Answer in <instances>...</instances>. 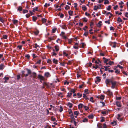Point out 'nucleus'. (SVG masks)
<instances>
[{
    "instance_id": "f257e3e1",
    "label": "nucleus",
    "mask_w": 128,
    "mask_h": 128,
    "mask_svg": "<svg viewBox=\"0 0 128 128\" xmlns=\"http://www.w3.org/2000/svg\"><path fill=\"white\" fill-rule=\"evenodd\" d=\"M112 81L111 79H106L105 81V82L106 84V86H108L107 85V84H109L110 82L112 83Z\"/></svg>"
},
{
    "instance_id": "f03ea898",
    "label": "nucleus",
    "mask_w": 128,
    "mask_h": 128,
    "mask_svg": "<svg viewBox=\"0 0 128 128\" xmlns=\"http://www.w3.org/2000/svg\"><path fill=\"white\" fill-rule=\"evenodd\" d=\"M116 81L112 82L111 83L112 84V86L111 88L113 89L115 88V86L116 85Z\"/></svg>"
},
{
    "instance_id": "7ed1b4c3",
    "label": "nucleus",
    "mask_w": 128,
    "mask_h": 128,
    "mask_svg": "<svg viewBox=\"0 0 128 128\" xmlns=\"http://www.w3.org/2000/svg\"><path fill=\"white\" fill-rule=\"evenodd\" d=\"M100 78L99 77L97 76L96 78V79L95 80V82L97 84L98 82H100Z\"/></svg>"
},
{
    "instance_id": "20e7f679",
    "label": "nucleus",
    "mask_w": 128,
    "mask_h": 128,
    "mask_svg": "<svg viewBox=\"0 0 128 128\" xmlns=\"http://www.w3.org/2000/svg\"><path fill=\"white\" fill-rule=\"evenodd\" d=\"M38 78L41 80H43L44 79V78L42 76L40 75H38Z\"/></svg>"
},
{
    "instance_id": "39448f33",
    "label": "nucleus",
    "mask_w": 128,
    "mask_h": 128,
    "mask_svg": "<svg viewBox=\"0 0 128 128\" xmlns=\"http://www.w3.org/2000/svg\"><path fill=\"white\" fill-rule=\"evenodd\" d=\"M67 106H69L70 108H71L72 106V104L70 102H68L67 104Z\"/></svg>"
},
{
    "instance_id": "423d86ee",
    "label": "nucleus",
    "mask_w": 128,
    "mask_h": 128,
    "mask_svg": "<svg viewBox=\"0 0 128 128\" xmlns=\"http://www.w3.org/2000/svg\"><path fill=\"white\" fill-rule=\"evenodd\" d=\"M102 25V22L101 21H100L96 25L98 27H100Z\"/></svg>"
},
{
    "instance_id": "0eeeda50",
    "label": "nucleus",
    "mask_w": 128,
    "mask_h": 128,
    "mask_svg": "<svg viewBox=\"0 0 128 128\" xmlns=\"http://www.w3.org/2000/svg\"><path fill=\"white\" fill-rule=\"evenodd\" d=\"M116 104L117 106L118 107H120L121 106L120 102H116Z\"/></svg>"
},
{
    "instance_id": "6e6552de",
    "label": "nucleus",
    "mask_w": 128,
    "mask_h": 128,
    "mask_svg": "<svg viewBox=\"0 0 128 128\" xmlns=\"http://www.w3.org/2000/svg\"><path fill=\"white\" fill-rule=\"evenodd\" d=\"M44 75L47 77H48L50 76V74L49 72H46L45 73Z\"/></svg>"
},
{
    "instance_id": "1a4fd4ad",
    "label": "nucleus",
    "mask_w": 128,
    "mask_h": 128,
    "mask_svg": "<svg viewBox=\"0 0 128 128\" xmlns=\"http://www.w3.org/2000/svg\"><path fill=\"white\" fill-rule=\"evenodd\" d=\"M3 79H4L5 80L4 82V83H5L7 82V80H8L9 79V78L8 77H6L5 76L3 78Z\"/></svg>"
},
{
    "instance_id": "9d476101",
    "label": "nucleus",
    "mask_w": 128,
    "mask_h": 128,
    "mask_svg": "<svg viewBox=\"0 0 128 128\" xmlns=\"http://www.w3.org/2000/svg\"><path fill=\"white\" fill-rule=\"evenodd\" d=\"M12 21L13 22L14 24H16L18 22V20H16L13 19L12 20Z\"/></svg>"
},
{
    "instance_id": "9b49d317",
    "label": "nucleus",
    "mask_w": 128,
    "mask_h": 128,
    "mask_svg": "<svg viewBox=\"0 0 128 128\" xmlns=\"http://www.w3.org/2000/svg\"><path fill=\"white\" fill-rule=\"evenodd\" d=\"M55 49L56 51H58L59 50V47L58 46H54Z\"/></svg>"
},
{
    "instance_id": "f8f14e48",
    "label": "nucleus",
    "mask_w": 128,
    "mask_h": 128,
    "mask_svg": "<svg viewBox=\"0 0 128 128\" xmlns=\"http://www.w3.org/2000/svg\"><path fill=\"white\" fill-rule=\"evenodd\" d=\"M53 62L55 64H57L58 63V60H57L54 58L53 60Z\"/></svg>"
},
{
    "instance_id": "ddd939ff",
    "label": "nucleus",
    "mask_w": 128,
    "mask_h": 128,
    "mask_svg": "<svg viewBox=\"0 0 128 128\" xmlns=\"http://www.w3.org/2000/svg\"><path fill=\"white\" fill-rule=\"evenodd\" d=\"M104 14H106V15H108V14H110L111 15V16H112V14H111L110 12H108L106 11H104Z\"/></svg>"
},
{
    "instance_id": "4468645a",
    "label": "nucleus",
    "mask_w": 128,
    "mask_h": 128,
    "mask_svg": "<svg viewBox=\"0 0 128 128\" xmlns=\"http://www.w3.org/2000/svg\"><path fill=\"white\" fill-rule=\"evenodd\" d=\"M4 66L3 64H0V70H2L4 68Z\"/></svg>"
},
{
    "instance_id": "2eb2a0df",
    "label": "nucleus",
    "mask_w": 128,
    "mask_h": 128,
    "mask_svg": "<svg viewBox=\"0 0 128 128\" xmlns=\"http://www.w3.org/2000/svg\"><path fill=\"white\" fill-rule=\"evenodd\" d=\"M83 105L82 104H79L78 106V108L79 109L82 108L83 106Z\"/></svg>"
},
{
    "instance_id": "dca6fc26",
    "label": "nucleus",
    "mask_w": 128,
    "mask_h": 128,
    "mask_svg": "<svg viewBox=\"0 0 128 128\" xmlns=\"http://www.w3.org/2000/svg\"><path fill=\"white\" fill-rule=\"evenodd\" d=\"M72 94V93L70 92V93L68 92L67 95V96L69 98L70 97V96Z\"/></svg>"
},
{
    "instance_id": "f3484780",
    "label": "nucleus",
    "mask_w": 128,
    "mask_h": 128,
    "mask_svg": "<svg viewBox=\"0 0 128 128\" xmlns=\"http://www.w3.org/2000/svg\"><path fill=\"white\" fill-rule=\"evenodd\" d=\"M70 117L71 118L73 119V120H75V119L74 118V116H73V113H72L71 114H70Z\"/></svg>"
},
{
    "instance_id": "a211bd4d",
    "label": "nucleus",
    "mask_w": 128,
    "mask_h": 128,
    "mask_svg": "<svg viewBox=\"0 0 128 128\" xmlns=\"http://www.w3.org/2000/svg\"><path fill=\"white\" fill-rule=\"evenodd\" d=\"M111 124L113 126L117 124V122L115 121H114L113 122H111Z\"/></svg>"
},
{
    "instance_id": "6ab92c4d",
    "label": "nucleus",
    "mask_w": 128,
    "mask_h": 128,
    "mask_svg": "<svg viewBox=\"0 0 128 128\" xmlns=\"http://www.w3.org/2000/svg\"><path fill=\"white\" fill-rule=\"evenodd\" d=\"M37 19V18L36 16H33L32 17V20L33 21L35 22Z\"/></svg>"
},
{
    "instance_id": "aec40b11",
    "label": "nucleus",
    "mask_w": 128,
    "mask_h": 128,
    "mask_svg": "<svg viewBox=\"0 0 128 128\" xmlns=\"http://www.w3.org/2000/svg\"><path fill=\"white\" fill-rule=\"evenodd\" d=\"M104 98V96L102 95H101L100 97V99L102 100H103Z\"/></svg>"
},
{
    "instance_id": "412c9836",
    "label": "nucleus",
    "mask_w": 128,
    "mask_h": 128,
    "mask_svg": "<svg viewBox=\"0 0 128 128\" xmlns=\"http://www.w3.org/2000/svg\"><path fill=\"white\" fill-rule=\"evenodd\" d=\"M73 12L71 10H70L68 11V13L70 16H72V15L73 13Z\"/></svg>"
},
{
    "instance_id": "4be33fe9",
    "label": "nucleus",
    "mask_w": 128,
    "mask_h": 128,
    "mask_svg": "<svg viewBox=\"0 0 128 128\" xmlns=\"http://www.w3.org/2000/svg\"><path fill=\"white\" fill-rule=\"evenodd\" d=\"M88 117L89 118L92 119L93 118L94 116L92 114H90L88 116Z\"/></svg>"
},
{
    "instance_id": "5701e85b",
    "label": "nucleus",
    "mask_w": 128,
    "mask_h": 128,
    "mask_svg": "<svg viewBox=\"0 0 128 128\" xmlns=\"http://www.w3.org/2000/svg\"><path fill=\"white\" fill-rule=\"evenodd\" d=\"M27 70V71L28 73L29 74H30L31 73V70H29L28 68H26V69Z\"/></svg>"
},
{
    "instance_id": "b1692460",
    "label": "nucleus",
    "mask_w": 128,
    "mask_h": 128,
    "mask_svg": "<svg viewBox=\"0 0 128 128\" xmlns=\"http://www.w3.org/2000/svg\"><path fill=\"white\" fill-rule=\"evenodd\" d=\"M98 128H102V125L100 124H98L97 125Z\"/></svg>"
},
{
    "instance_id": "393cba45",
    "label": "nucleus",
    "mask_w": 128,
    "mask_h": 128,
    "mask_svg": "<svg viewBox=\"0 0 128 128\" xmlns=\"http://www.w3.org/2000/svg\"><path fill=\"white\" fill-rule=\"evenodd\" d=\"M114 64V62H113L111 61L110 60L108 63V64L110 65H111L112 64Z\"/></svg>"
},
{
    "instance_id": "a878e982",
    "label": "nucleus",
    "mask_w": 128,
    "mask_h": 128,
    "mask_svg": "<svg viewBox=\"0 0 128 128\" xmlns=\"http://www.w3.org/2000/svg\"><path fill=\"white\" fill-rule=\"evenodd\" d=\"M117 21L119 22H121L122 21V20L120 18H118Z\"/></svg>"
},
{
    "instance_id": "bb28decb",
    "label": "nucleus",
    "mask_w": 128,
    "mask_h": 128,
    "mask_svg": "<svg viewBox=\"0 0 128 128\" xmlns=\"http://www.w3.org/2000/svg\"><path fill=\"white\" fill-rule=\"evenodd\" d=\"M110 60V59H106L104 60V63H106L108 62Z\"/></svg>"
},
{
    "instance_id": "cd10ccee",
    "label": "nucleus",
    "mask_w": 128,
    "mask_h": 128,
    "mask_svg": "<svg viewBox=\"0 0 128 128\" xmlns=\"http://www.w3.org/2000/svg\"><path fill=\"white\" fill-rule=\"evenodd\" d=\"M82 9L84 11H85L86 10V8L85 6H82Z\"/></svg>"
},
{
    "instance_id": "c85d7f7f",
    "label": "nucleus",
    "mask_w": 128,
    "mask_h": 128,
    "mask_svg": "<svg viewBox=\"0 0 128 128\" xmlns=\"http://www.w3.org/2000/svg\"><path fill=\"white\" fill-rule=\"evenodd\" d=\"M70 8V7L68 5H66V7H65V8L66 10H67Z\"/></svg>"
},
{
    "instance_id": "c756f323",
    "label": "nucleus",
    "mask_w": 128,
    "mask_h": 128,
    "mask_svg": "<svg viewBox=\"0 0 128 128\" xmlns=\"http://www.w3.org/2000/svg\"><path fill=\"white\" fill-rule=\"evenodd\" d=\"M98 8H98V7H97V6H95L94 7V10H97L98 9Z\"/></svg>"
},
{
    "instance_id": "7c9ffc66",
    "label": "nucleus",
    "mask_w": 128,
    "mask_h": 128,
    "mask_svg": "<svg viewBox=\"0 0 128 128\" xmlns=\"http://www.w3.org/2000/svg\"><path fill=\"white\" fill-rule=\"evenodd\" d=\"M107 92L110 95H112V92H110V90H108L107 91Z\"/></svg>"
},
{
    "instance_id": "2f4dec72",
    "label": "nucleus",
    "mask_w": 128,
    "mask_h": 128,
    "mask_svg": "<svg viewBox=\"0 0 128 128\" xmlns=\"http://www.w3.org/2000/svg\"><path fill=\"white\" fill-rule=\"evenodd\" d=\"M50 5V4L46 3L45 5H44V6L46 7H47L49 6Z\"/></svg>"
},
{
    "instance_id": "473e14b6",
    "label": "nucleus",
    "mask_w": 128,
    "mask_h": 128,
    "mask_svg": "<svg viewBox=\"0 0 128 128\" xmlns=\"http://www.w3.org/2000/svg\"><path fill=\"white\" fill-rule=\"evenodd\" d=\"M56 28H54L52 29V32L53 33H54L55 32L56 30Z\"/></svg>"
},
{
    "instance_id": "72a5a7b5",
    "label": "nucleus",
    "mask_w": 128,
    "mask_h": 128,
    "mask_svg": "<svg viewBox=\"0 0 128 128\" xmlns=\"http://www.w3.org/2000/svg\"><path fill=\"white\" fill-rule=\"evenodd\" d=\"M39 32V31L38 30H37L34 32V34L36 35H38Z\"/></svg>"
},
{
    "instance_id": "f704fd0d",
    "label": "nucleus",
    "mask_w": 128,
    "mask_h": 128,
    "mask_svg": "<svg viewBox=\"0 0 128 128\" xmlns=\"http://www.w3.org/2000/svg\"><path fill=\"white\" fill-rule=\"evenodd\" d=\"M78 112L77 111H75L74 112V115L78 116Z\"/></svg>"
},
{
    "instance_id": "c9c22d12",
    "label": "nucleus",
    "mask_w": 128,
    "mask_h": 128,
    "mask_svg": "<svg viewBox=\"0 0 128 128\" xmlns=\"http://www.w3.org/2000/svg\"><path fill=\"white\" fill-rule=\"evenodd\" d=\"M93 98L92 97H91L90 98V100L92 102H94V101L93 100Z\"/></svg>"
},
{
    "instance_id": "e433bc0d",
    "label": "nucleus",
    "mask_w": 128,
    "mask_h": 128,
    "mask_svg": "<svg viewBox=\"0 0 128 128\" xmlns=\"http://www.w3.org/2000/svg\"><path fill=\"white\" fill-rule=\"evenodd\" d=\"M105 1L104 2V4H108L109 2L108 0H104Z\"/></svg>"
},
{
    "instance_id": "4c0bfd02",
    "label": "nucleus",
    "mask_w": 128,
    "mask_h": 128,
    "mask_svg": "<svg viewBox=\"0 0 128 128\" xmlns=\"http://www.w3.org/2000/svg\"><path fill=\"white\" fill-rule=\"evenodd\" d=\"M88 33V32H85L84 34V35L86 36Z\"/></svg>"
},
{
    "instance_id": "58836bf2",
    "label": "nucleus",
    "mask_w": 128,
    "mask_h": 128,
    "mask_svg": "<svg viewBox=\"0 0 128 128\" xmlns=\"http://www.w3.org/2000/svg\"><path fill=\"white\" fill-rule=\"evenodd\" d=\"M88 120L87 118H85L83 120V122H87L88 121Z\"/></svg>"
},
{
    "instance_id": "ea45409f",
    "label": "nucleus",
    "mask_w": 128,
    "mask_h": 128,
    "mask_svg": "<svg viewBox=\"0 0 128 128\" xmlns=\"http://www.w3.org/2000/svg\"><path fill=\"white\" fill-rule=\"evenodd\" d=\"M104 68H105V70L106 71H107L109 69V68H107L106 66H104Z\"/></svg>"
},
{
    "instance_id": "a19ab883",
    "label": "nucleus",
    "mask_w": 128,
    "mask_h": 128,
    "mask_svg": "<svg viewBox=\"0 0 128 128\" xmlns=\"http://www.w3.org/2000/svg\"><path fill=\"white\" fill-rule=\"evenodd\" d=\"M77 95L79 96L78 98H80L82 96V94L79 93H77Z\"/></svg>"
},
{
    "instance_id": "79ce46f5",
    "label": "nucleus",
    "mask_w": 128,
    "mask_h": 128,
    "mask_svg": "<svg viewBox=\"0 0 128 128\" xmlns=\"http://www.w3.org/2000/svg\"><path fill=\"white\" fill-rule=\"evenodd\" d=\"M36 76V74L35 72H34L33 73V76L34 78H35Z\"/></svg>"
},
{
    "instance_id": "37998d69",
    "label": "nucleus",
    "mask_w": 128,
    "mask_h": 128,
    "mask_svg": "<svg viewBox=\"0 0 128 128\" xmlns=\"http://www.w3.org/2000/svg\"><path fill=\"white\" fill-rule=\"evenodd\" d=\"M84 107L85 110H88L89 109L86 106H84Z\"/></svg>"
},
{
    "instance_id": "c03bdc74",
    "label": "nucleus",
    "mask_w": 128,
    "mask_h": 128,
    "mask_svg": "<svg viewBox=\"0 0 128 128\" xmlns=\"http://www.w3.org/2000/svg\"><path fill=\"white\" fill-rule=\"evenodd\" d=\"M2 37L4 38L5 39H6L7 38V36L6 35H3Z\"/></svg>"
},
{
    "instance_id": "a18cd8bd",
    "label": "nucleus",
    "mask_w": 128,
    "mask_h": 128,
    "mask_svg": "<svg viewBox=\"0 0 128 128\" xmlns=\"http://www.w3.org/2000/svg\"><path fill=\"white\" fill-rule=\"evenodd\" d=\"M22 47V46L21 45L20 46H17V47L20 50H21Z\"/></svg>"
},
{
    "instance_id": "49530a36",
    "label": "nucleus",
    "mask_w": 128,
    "mask_h": 128,
    "mask_svg": "<svg viewBox=\"0 0 128 128\" xmlns=\"http://www.w3.org/2000/svg\"><path fill=\"white\" fill-rule=\"evenodd\" d=\"M73 48L75 49H78V47L77 46H75L74 45V46H73Z\"/></svg>"
},
{
    "instance_id": "de8ad7c7",
    "label": "nucleus",
    "mask_w": 128,
    "mask_h": 128,
    "mask_svg": "<svg viewBox=\"0 0 128 128\" xmlns=\"http://www.w3.org/2000/svg\"><path fill=\"white\" fill-rule=\"evenodd\" d=\"M46 20L44 18H42V22L44 23L45 22H46Z\"/></svg>"
},
{
    "instance_id": "09e8293b",
    "label": "nucleus",
    "mask_w": 128,
    "mask_h": 128,
    "mask_svg": "<svg viewBox=\"0 0 128 128\" xmlns=\"http://www.w3.org/2000/svg\"><path fill=\"white\" fill-rule=\"evenodd\" d=\"M63 110V108L62 106L60 107V109L59 110L60 112H61Z\"/></svg>"
},
{
    "instance_id": "8fccbe9b",
    "label": "nucleus",
    "mask_w": 128,
    "mask_h": 128,
    "mask_svg": "<svg viewBox=\"0 0 128 128\" xmlns=\"http://www.w3.org/2000/svg\"><path fill=\"white\" fill-rule=\"evenodd\" d=\"M28 12V11L26 10H24L23 12L24 14L25 13H26Z\"/></svg>"
},
{
    "instance_id": "3c124183",
    "label": "nucleus",
    "mask_w": 128,
    "mask_h": 128,
    "mask_svg": "<svg viewBox=\"0 0 128 128\" xmlns=\"http://www.w3.org/2000/svg\"><path fill=\"white\" fill-rule=\"evenodd\" d=\"M34 45L35 46L34 48H36L38 47H39L38 45L37 44H35Z\"/></svg>"
},
{
    "instance_id": "603ef678",
    "label": "nucleus",
    "mask_w": 128,
    "mask_h": 128,
    "mask_svg": "<svg viewBox=\"0 0 128 128\" xmlns=\"http://www.w3.org/2000/svg\"><path fill=\"white\" fill-rule=\"evenodd\" d=\"M22 8L20 7H19L18 9V10H19L20 11H21L22 10Z\"/></svg>"
},
{
    "instance_id": "864d4df0",
    "label": "nucleus",
    "mask_w": 128,
    "mask_h": 128,
    "mask_svg": "<svg viewBox=\"0 0 128 128\" xmlns=\"http://www.w3.org/2000/svg\"><path fill=\"white\" fill-rule=\"evenodd\" d=\"M111 6H108L107 8V10H110V9Z\"/></svg>"
},
{
    "instance_id": "5fc2aeb1",
    "label": "nucleus",
    "mask_w": 128,
    "mask_h": 128,
    "mask_svg": "<svg viewBox=\"0 0 128 128\" xmlns=\"http://www.w3.org/2000/svg\"><path fill=\"white\" fill-rule=\"evenodd\" d=\"M117 66L119 67V68H120V69H122L123 68L122 66H121L119 64H118Z\"/></svg>"
},
{
    "instance_id": "6e6d98bb",
    "label": "nucleus",
    "mask_w": 128,
    "mask_h": 128,
    "mask_svg": "<svg viewBox=\"0 0 128 128\" xmlns=\"http://www.w3.org/2000/svg\"><path fill=\"white\" fill-rule=\"evenodd\" d=\"M118 7V6L117 5L116 6H114V9L115 10H116L117 9V8Z\"/></svg>"
},
{
    "instance_id": "4d7b16f0",
    "label": "nucleus",
    "mask_w": 128,
    "mask_h": 128,
    "mask_svg": "<svg viewBox=\"0 0 128 128\" xmlns=\"http://www.w3.org/2000/svg\"><path fill=\"white\" fill-rule=\"evenodd\" d=\"M93 68H95V69H96L97 68H99L98 67V66H93Z\"/></svg>"
},
{
    "instance_id": "13d9d810",
    "label": "nucleus",
    "mask_w": 128,
    "mask_h": 128,
    "mask_svg": "<svg viewBox=\"0 0 128 128\" xmlns=\"http://www.w3.org/2000/svg\"><path fill=\"white\" fill-rule=\"evenodd\" d=\"M84 92L86 93V94H88V90L87 89H85L84 90Z\"/></svg>"
},
{
    "instance_id": "bf43d9fd",
    "label": "nucleus",
    "mask_w": 128,
    "mask_h": 128,
    "mask_svg": "<svg viewBox=\"0 0 128 128\" xmlns=\"http://www.w3.org/2000/svg\"><path fill=\"white\" fill-rule=\"evenodd\" d=\"M0 21L2 23H3L4 22V20L1 18H0Z\"/></svg>"
},
{
    "instance_id": "052dcab7",
    "label": "nucleus",
    "mask_w": 128,
    "mask_h": 128,
    "mask_svg": "<svg viewBox=\"0 0 128 128\" xmlns=\"http://www.w3.org/2000/svg\"><path fill=\"white\" fill-rule=\"evenodd\" d=\"M53 52H52V54L53 55L56 56V54L54 52V49L53 50Z\"/></svg>"
},
{
    "instance_id": "680f3d73",
    "label": "nucleus",
    "mask_w": 128,
    "mask_h": 128,
    "mask_svg": "<svg viewBox=\"0 0 128 128\" xmlns=\"http://www.w3.org/2000/svg\"><path fill=\"white\" fill-rule=\"evenodd\" d=\"M62 36L64 39H67V37L66 36H64V35H62Z\"/></svg>"
},
{
    "instance_id": "e2e57ef3",
    "label": "nucleus",
    "mask_w": 128,
    "mask_h": 128,
    "mask_svg": "<svg viewBox=\"0 0 128 128\" xmlns=\"http://www.w3.org/2000/svg\"><path fill=\"white\" fill-rule=\"evenodd\" d=\"M100 102L102 104V106H103L104 105L105 103L104 102L100 101Z\"/></svg>"
},
{
    "instance_id": "0e129e2a",
    "label": "nucleus",
    "mask_w": 128,
    "mask_h": 128,
    "mask_svg": "<svg viewBox=\"0 0 128 128\" xmlns=\"http://www.w3.org/2000/svg\"><path fill=\"white\" fill-rule=\"evenodd\" d=\"M25 57L28 58H29L30 57V56L28 54H27L25 56Z\"/></svg>"
},
{
    "instance_id": "69168bd1",
    "label": "nucleus",
    "mask_w": 128,
    "mask_h": 128,
    "mask_svg": "<svg viewBox=\"0 0 128 128\" xmlns=\"http://www.w3.org/2000/svg\"><path fill=\"white\" fill-rule=\"evenodd\" d=\"M17 79L18 80H19L20 78V75H18L17 76Z\"/></svg>"
},
{
    "instance_id": "338daca9",
    "label": "nucleus",
    "mask_w": 128,
    "mask_h": 128,
    "mask_svg": "<svg viewBox=\"0 0 128 128\" xmlns=\"http://www.w3.org/2000/svg\"><path fill=\"white\" fill-rule=\"evenodd\" d=\"M64 15L63 14H60V18H62L64 17Z\"/></svg>"
},
{
    "instance_id": "774afa93",
    "label": "nucleus",
    "mask_w": 128,
    "mask_h": 128,
    "mask_svg": "<svg viewBox=\"0 0 128 128\" xmlns=\"http://www.w3.org/2000/svg\"><path fill=\"white\" fill-rule=\"evenodd\" d=\"M83 21L84 22H86L88 20L86 18H84V19Z\"/></svg>"
}]
</instances>
